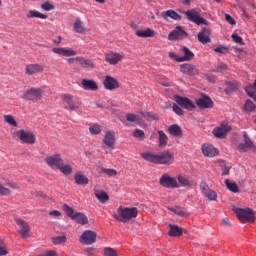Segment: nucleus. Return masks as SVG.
Here are the masks:
<instances>
[{
	"label": "nucleus",
	"mask_w": 256,
	"mask_h": 256,
	"mask_svg": "<svg viewBox=\"0 0 256 256\" xmlns=\"http://www.w3.org/2000/svg\"><path fill=\"white\" fill-rule=\"evenodd\" d=\"M216 71H227V66L225 63H221L217 66Z\"/></svg>",
	"instance_id": "nucleus-64"
},
{
	"label": "nucleus",
	"mask_w": 256,
	"mask_h": 256,
	"mask_svg": "<svg viewBox=\"0 0 256 256\" xmlns=\"http://www.w3.org/2000/svg\"><path fill=\"white\" fill-rule=\"evenodd\" d=\"M245 91L249 97H252V99H255L256 95V81L253 84H249L245 87Z\"/></svg>",
	"instance_id": "nucleus-42"
},
{
	"label": "nucleus",
	"mask_w": 256,
	"mask_h": 256,
	"mask_svg": "<svg viewBox=\"0 0 256 256\" xmlns=\"http://www.w3.org/2000/svg\"><path fill=\"white\" fill-rule=\"evenodd\" d=\"M239 89V83L237 82H227V88L225 89V93L227 95H231L233 91H237Z\"/></svg>",
	"instance_id": "nucleus-41"
},
{
	"label": "nucleus",
	"mask_w": 256,
	"mask_h": 256,
	"mask_svg": "<svg viewBox=\"0 0 256 256\" xmlns=\"http://www.w3.org/2000/svg\"><path fill=\"white\" fill-rule=\"evenodd\" d=\"M16 135L22 143H27L28 145H34L36 141L35 134L31 131L19 130Z\"/></svg>",
	"instance_id": "nucleus-12"
},
{
	"label": "nucleus",
	"mask_w": 256,
	"mask_h": 256,
	"mask_svg": "<svg viewBox=\"0 0 256 256\" xmlns=\"http://www.w3.org/2000/svg\"><path fill=\"white\" fill-rule=\"evenodd\" d=\"M139 215V211L137 210L136 207H119L118 208V215L114 214L113 218L116 221H119L120 223H127V221H131V219H135Z\"/></svg>",
	"instance_id": "nucleus-2"
},
{
	"label": "nucleus",
	"mask_w": 256,
	"mask_h": 256,
	"mask_svg": "<svg viewBox=\"0 0 256 256\" xmlns=\"http://www.w3.org/2000/svg\"><path fill=\"white\" fill-rule=\"evenodd\" d=\"M103 85L107 91H115L116 89H119V87H121L119 81L116 78L109 75L105 76L103 80Z\"/></svg>",
	"instance_id": "nucleus-16"
},
{
	"label": "nucleus",
	"mask_w": 256,
	"mask_h": 256,
	"mask_svg": "<svg viewBox=\"0 0 256 256\" xmlns=\"http://www.w3.org/2000/svg\"><path fill=\"white\" fill-rule=\"evenodd\" d=\"M244 143H240L237 149L240 153H247V151H256V146L252 142L251 138L247 135V132H243Z\"/></svg>",
	"instance_id": "nucleus-7"
},
{
	"label": "nucleus",
	"mask_w": 256,
	"mask_h": 256,
	"mask_svg": "<svg viewBox=\"0 0 256 256\" xmlns=\"http://www.w3.org/2000/svg\"><path fill=\"white\" fill-rule=\"evenodd\" d=\"M225 19L230 25H237V22L235 21V19H233L231 15L225 14Z\"/></svg>",
	"instance_id": "nucleus-61"
},
{
	"label": "nucleus",
	"mask_w": 256,
	"mask_h": 256,
	"mask_svg": "<svg viewBox=\"0 0 256 256\" xmlns=\"http://www.w3.org/2000/svg\"><path fill=\"white\" fill-rule=\"evenodd\" d=\"M159 185L165 189H179V182L177 178L171 177L169 174L164 173L159 179Z\"/></svg>",
	"instance_id": "nucleus-6"
},
{
	"label": "nucleus",
	"mask_w": 256,
	"mask_h": 256,
	"mask_svg": "<svg viewBox=\"0 0 256 256\" xmlns=\"http://www.w3.org/2000/svg\"><path fill=\"white\" fill-rule=\"evenodd\" d=\"M126 121H128L129 123H136V125H139L141 123L139 116L131 113L126 115Z\"/></svg>",
	"instance_id": "nucleus-45"
},
{
	"label": "nucleus",
	"mask_w": 256,
	"mask_h": 256,
	"mask_svg": "<svg viewBox=\"0 0 256 256\" xmlns=\"http://www.w3.org/2000/svg\"><path fill=\"white\" fill-rule=\"evenodd\" d=\"M215 53H220V55H225V53H229V48L225 46H219L214 49Z\"/></svg>",
	"instance_id": "nucleus-55"
},
{
	"label": "nucleus",
	"mask_w": 256,
	"mask_h": 256,
	"mask_svg": "<svg viewBox=\"0 0 256 256\" xmlns=\"http://www.w3.org/2000/svg\"><path fill=\"white\" fill-rule=\"evenodd\" d=\"M104 59L108 65H117L125 59V54L109 51L104 55Z\"/></svg>",
	"instance_id": "nucleus-9"
},
{
	"label": "nucleus",
	"mask_w": 256,
	"mask_h": 256,
	"mask_svg": "<svg viewBox=\"0 0 256 256\" xmlns=\"http://www.w3.org/2000/svg\"><path fill=\"white\" fill-rule=\"evenodd\" d=\"M15 223L18 225V227H20L18 230L19 235H21L23 239H27V237H29V233H31V227H29V223H27V221L23 220L22 218H16Z\"/></svg>",
	"instance_id": "nucleus-11"
},
{
	"label": "nucleus",
	"mask_w": 256,
	"mask_h": 256,
	"mask_svg": "<svg viewBox=\"0 0 256 256\" xmlns=\"http://www.w3.org/2000/svg\"><path fill=\"white\" fill-rule=\"evenodd\" d=\"M76 63L82 67V69H94L95 63L91 59L85 57H76Z\"/></svg>",
	"instance_id": "nucleus-25"
},
{
	"label": "nucleus",
	"mask_w": 256,
	"mask_h": 256,
	"mask_svg": "<svg viewBox=\"0 0 256 256\" xmlns=\"http://www.w3.org/2000/svg\"><path fill=\"white\" fill-rule=\"evenodd\" d=\"M4 121L5 123H8V125H11L12 127H17V121L11 115H4Z\"/></svg>",
	"instance_id": "nucleus-48"
},
{
	"label": "nucleus",
	"mask_w": 256,
	"mask_h": 256,
	"mask_svg": "<svg viewBox=\"0 0 256 256\" xmlns=\"http://www.w3.org/2000/svg\"><path fill=\"white\" fill-rule=\"evenodd\" d=\"M62 101L65 103L64 109L66 111H77L81 107V99L71 94H63Z\"/></svg>",
	"instance_id": "nucleus-4"
},
{
	"label": "nucleus",
	"mask_w": 256,
	"mask_h": 256,
	"mask_svg": "<svg viewBox=\"0 0 256 256\" xmlns=\"http://www.w3.org/2000/svg\"><path fill=\"white\" fill-rule=\"evenodd\" d=\"M174 101L180 105L183 109H186L187 111H195L196 107L193 101H191L187 97L176 95L174 96Z\"/></svg>",
	"instance_id": "nucleus-10"
},
{
	"label": "nucleus",
	"mask_w": 256,
	"mask_h": 256,
	"mask_svg": "<svg viewBox=\"0 0 256 256\" xmlns=\"http://www.w3.org/2000/svg\"><path fill=\"white\" fill-rule=\"evenodd\" d=\"M211 29L203 28L201 32L198 33V41L203 45L211 43Z\"/></svg>",
	"instance_id": "nucleus-24"
},
{
	"label": "nucleus",
	"mask_w": 256,
	"mask_h": 256,
	"mask_svg": "<svg viewBox=\"0 0 256 256\" xmlns=\"http://www.w3.org/2000/svg\"><path fill=\"white\" fill-rule=\"evenodd\" d=\"M230 171H231V167H229V166H222V175H229Z\"/></svg>",
	"instance_id": "nucleus-63"
},
{
	"label": "nucleus",
	"mask_w": 256,
	"mask_h": 256,
	"mask_svg": "<svg viewBox=\"0 0 256 256\" xmlns=\"http://www.w3.org/2000/svg\"><path fill=\"white\" fill-rule=\"evenodd\" d=\"M176 181H178L179 187H191L193 186V180H189L186 176L178 175L176 178Z\"/></svg>",
	"instance_id": "nucleus-34"
},
{
	"label": "nucleus",
	"mask_w": 256,
	"mask_h": 256,
	"mask_svg": "<svg viewBox=\"0 0 256 256\" xmlns=\"http://www.w3.org/2000/svg\"><path fill=\"white\" fill-rule=\"evenodd\" d=\"M52 53L55 55H62V57H75V55H77V51L63 47L52 48Z\"/></svg>",
	"instance_id": "nucleus-18"
},
{
	"label": "nucleus",
	"mask_w": 256,
	"mask_h": 256,
	"mask_svg": "<svg viewBox=\"0 0 256 256\" xmlns=\"http://www.w3.org/2000/svg\"><path fill=\"white\" fill-rule=\"evenodd\" d=\"M58 169L63 173V175H71V173H73V166H71L70 164H64L63 161Z\"/></svg>",
	"instance_id": "nucleus-40"
},
{
	"label": "nucleus",
	"mask_w": 256,
	"mask_h": 256,
	"mask_svg": "<svg viewBox=\"0 0 256 256\" xmlns=\"http://www.w3.org/2000/svg\"><path fill=\"white\" fill-rule=\"evenodd\" d=\"M89 132L91 135H99V133H101V126H99V124H94L89 127Z\"/></svg>",
	"instance_id": "nucleus-51"
},
{
	"label": "nucleus",
	"mask_w": 256,
	"mask_h": 256,
	"mask_svg": "<svg viewBox=\"0 0 256 256\" xmlns=\"http://www.w3.org/2000/svg\"><path fill=\"white\" fill-rule=\"evenodd\" d=\"M200 191H201L202 195H204V197H206V199H209V201H217V192H215L214 190H211V188H209L208 183L201 182L200 183Z\"/></svg>",
	"instance_id": "nucleus-13"
},
{
	"label": "nucleus",
	"mask_w": 256,
	"mask_h": 256,
	"mask_svg": "<svg viewBox=\"0 0 256 256\" xmlns=\"http://www.w3.org/2000/svg\"><path fill=\"white\" fill-rule=\"evenodd\" d=\"M82 89L85 91H98L99 85H97V82L95 80L91 79H83L81 82Z\"/></svg>",
	"instance_id": "nucleus-22"
},
{
	"label": "nucleus",
	"mask_w": 256,
	"mask_h": 256,
	"mask_svg": "<svg viewBox=\"0 0 256 256\" xmlns=\"http://www.w3.org/2000/svg\"><path fill=\"white\" fill-rule=\"evenodd\" d=\"M0 195H11V190L5 188L4 185L0 183Z\"/></svg>",
	"instance_id": "nucleus-57"
},
{
	"label": "nucleus",
	"mask_w": 256,
	"mask_h": 256,
	"mask_svg": "<svg viewBox=\"0 0 256 256\" xmlns=\"http://www.w3.org/2000/svg\"><path fill=\"white\" fill-rule=\"evenodd\" d=\"M41 8L44 10V11H53V9H55V6L49 2H44L42 5H41Z\"/></svg>",
	"instance_id": "nucleus-56"
},
{
	"label": "nucleus",
	"mask_w": 256,
	"mask_h": 256,
	"mask_svg": "<svg viewBox=\"0 0 256 256\" xmlns=\"http://www.w3.org/2000/svg\"><path fill=\"white\" fill-rule=\"evenodd\" d=\"M196 105L199 107V109H212L213 100H211L209 96H202L196 100Z\"/></svg>",
	"instance_id": "nucleus-20"
},
{
	"label": "nucleus",
	"mask_w": 256,
	"mask_h": 256,
	"mask_svg": "<svg viewBox=\"0 0 256 256\" xmlns=\"http://www.w3.org/2000/svg\"><path fill=\"white\" fill-rule=\"evenodd\" d=\"M103 143L108 147V149H115V134L111 131L106 132L103 138Z\"/></svg>",
	"instance_id": "nucleus-21"
},
{
	"label": "nucleus",
	"mask_w": 256,
	"mask_h": 256,
	"mask_svg": "<svg viewBox=\"0 0 256 256\" xmlns=\"http://www.w3.org/2000/svg\"><path fill=\"white\" fill-rule=\"evenodd\" d=\"M187 37V32L183 30V27L177 26L170 34L168 35L169 41H175L176 39H184Z\"/></svg>",
	"instance_id": "nucleus-19"
},
{
	"label": "nucleus",
	"mask_w": 256,
	"mask_h": 256,
	"mask_svg": "<svg viewBox=\"0 0 256 256\" xmlns=\"http://www.w3.org/2000/svg\"><path fill=\"white\" fill-rule=\"evenodd\" d=\"M73 29L75 33H79L80 35L87 34V28L85 27V23L81 21V18H77L74 22Z\"/></svg>",
	"instance_id": "nucleus-28"
},
{
	"label": "nucleus",
	"mask_w": 256,
	"mask_h": 256,
	"mask_svg": "<svg viewBox=\"0 0 256 256\" xmlns=\"http://www.w3.org/2000/svg\"><path fill=\"white\" fill-rule=\"evenodd\" d=\"M230 130L231 128L229 127V125H221L220 127L215 128L213 130V134L218 139H223V137H225V135H227V133H229Z\"/></svg>",
	"instance_id": "nucleus-27"
},
{
	"label": "nucleus",
	"mask_w": 256,
	"mask_h": 256,
	"mask_svg": "<svg viewBox=\"0 0 256 256\" xmlns=\"http://www.w3.org/2000/svg\"><path fill=\"white\" fill-rule=\"evenodd\" d=\"M169 227H170V231H169L170 237H181V235H183V229L178 225L170 224Z\"/></svg>",
	"instance_id": "nucleus-36"
},
{
	"label": "nucleus",
	"mask_w": 256,
	"mask_h": 256,
	"mask_svg": "<svg viewBox=\"0 0 256 256\" xmlns=\"http://www.w3.org/2000/svg\"><path fill=\"white\" fill-rule=\"evenodd\" d=\"M255 103H253V101H251L250 99H247L244 103V110L246 111V113H253V111H255Z\"/></svg>",
	"instance_id": "nucleus-44"
},
{
	"label": "nucleus",
	"mask_w": 256,
	"mask_h": 256,
	"mask_svg": "<svg viewBox=\"0 0 256 256\" xmlns=\"http://www.w3.org/2000/svg\"><path fill=\"white\" fill-rule=\"evenodd\" d=\"M169 57H170V59H174V61H177V63H181V61H180L181 57L177 56V54H175V52H170Z\"/></svg>",
	"instance_id": "nucleus-62"
},
{
	"label": "nucleus",
	"mask_w": 256,
	"mask_h": 256,
	"mask_svg": "<svg viewBox=\"0 0 256 256\" xmlns=\"http://www.w3.org/2000/svg\"><path fill=\"white\" fill-rule=\"evenodd\" d=\"M172 109H173L174 113H176V115L181 116L184 113L183 109H181V107H179V105H177V104H174Z\"/></svg>",
	"instance_id": "nucleus-59"
},
{
	"label": "nucleus",
	"mask_w": 256,
	"mask_h": 256,
	"mask_svg": "<svg viewBox=\"0 0 256 256\" xmlns=\"http://www.w3.org/2000/svg\"><path fill=\"white\" fill-rule=\"evenodd\" d=\"M44 67L40 64H28L25 68L26 75H35V73H43Z\"/></svg>",
	"instance_id": "nucleus-26"
},
{
	"label": "nucleus",
	"mask_w": 256,
	"mask_h": 256,
	"mask_svg": "<svg viewBox=\"0 0 256 256\" xmlns=\"http://www.w3.org/2000/svg\"><path fill=\"white\" fill-rule=\"evenodd\" d=\"M63 209H64V211H65V213H66V215L68 216V217H70V219H72L73 220V217H75V210L73 209V208H71L69 205H67V204H64L63 205Z\"/></svg>",
	"instance_id": "nucleus-47"
},
{
	"label": "nucleus",
	"mask_w": 256,
	"mask_h": 256,
	"mask_svg": "<svg viewBox=\"0 0 256 256\" xmlns=\"http://www.w3.org/2000/svg\"><path fill=\"white\" fill-rule=\"evenodd\" d=\"M74 181L76 185H88L89 184V178L85 176V174L82 173H76L74 175Z\"/></svg>",
	"instance_id": "nucleus-35"
},
{
	"label": "nucleus",
	"mask_w": 256,
	"mask_h": 256,
	"mask_svg": "<svg viewBox=\"0 0 256 256\" xmlns=\"http://www.w3.org/2000/svg\"><path fill=\"white\" fill-rule=\"evenodd\" d=\"M186 18L191 23H195L196 25H207V20L199 15V12L196 10H187L184 12Z\"/></svg>",
	"instance_id": "nucleus-8"
},
{
	"label": "nucleus",
	"mask_w": 256,
	"mask_h": 256,
	"mask_svg": "<svg viewBox=\"0 0 256 256\" xmlns=\"http://www.w3.org/2000/svg\"><path fill=\"white\" fill-rule=\"evenodd\" d=\"M62 161H63V157H61V154H54L45 158V163L51 169H59Z\"/></svg>",
	"instance_id": "nucleus-15"
},
{
	"label": "nucleus",
	"mask_w": 256,
	"mask_h": 256,
	"mask_svg": "<svg viewBox=\"0 0 256 256\" xmlns=\"http://www.w3.org/2000/svg\"><path fill=\"white\" fill-rule=\"evenodd\" d=\"M168 133L172 135V137H182L183 136V130L181 129V126L177 124L170 125L168 128Z\"/></svg>",
	"instance_id": "nucleus-31"
},
{
	"label": "nucleus",
	"mask_w": 256,
	"mask_h": 256,
	"mask_svg": "<svg viewBox=\"0 0 256 256\" xmlns=\"http://www.w3.org/2000/svg\"><path fill=\"white\" fill-rule=\"evenodd\" d=\"M162 17L167 21V19H173L174 21H181L182 16L179 13L175 12V10H167L162 12Z\"/></svg>",
	"instance_id": "nucleus-29"
},
{
	"label": "nucleus",
	"mask_w": 256,
	"mask_h": 256,
	"mask_svg": "<svg viewBox=\"0 0 256 256\" xmlns=\"http://www.w3.org/2000/svg\"><path fill=\"white\" fill-rule=\"evenodd\" d=\"M202 153L205 157H215L219 155V150L211 144H204L202 145Z\"/></svg>",
	"instance_id": "nucleus-23"
},
{
	"label": "nucleus",
	"mask_w": 256,
	"mask_h": 256,
	"mask_svg": "<svg viewBox=\"0 0 256 256\" xmlns=\"http://www.w3.org/2000/svg\"><path fill=\"white\" fill-rule=\"evenodd\" d=\"M232 39L235 43H239L240 45H243V38L237 34H232Z\"/></svg>",
	"instance_id": "nucleus-60"
},
{
	"label": "nucleus",
	"mask_w": 256,
	"mask_h": 256,
	"mask_svg": "<svg viewBox=\"0 0 256 256\" xmlns=\"http://www.w3.org/2000/svg\"><path fill=\"white\" fill-rule=\"evenodd\" d=\"M27 19H47V14H43L37 10H30L26 14Z\"/></svg>",
	"instance_id": "nucleus-38"
},
{
	"label": "nucleus",
	"mask_w": 256,
	"mask_h": 256,
	"mask_svg": "<svg viewBox=\"0 0 256 256\" xmlns=\"http://www.w3.org/2000/svg\"><path fill=\"white\" fill-rule=\"evenodd\" d=\"M225 185L232 193H239V186L235 182H230L229 179L225 180Z\"/></svg>",
	"instance_id": "nucleus-43"
},
{
	"label": "nucleus",
	"mask_w": 256,
	"mask_h": 256,
	"mask_svg": "<svg viewBox=\"0 0 256 256\" xmlns=\"http://www.w3.org/2000/svg\"><path fill=\"white\" fill-rule=\"evenodd\" d=\"M95 197L101 203H107V201H109V195L103 190H95Z\"/></svg>",
	"instance_id": "nucleus-39"
},
{
	"label": "nucleus",
	"mask_w": 256,
	"mask_h": 256,
	"mask_svg": "<svg viewBox=\"0 0 256 256\" xmlns=\"http://www.w3.org/2000/svg\"><path fill=\"white\" fill-rule=\"evenodd\" d=\"M97 241V234L94 231L86 230L80 236V243L82 245H93Z\"/></svg>",
	"instance_id": "nucleus-14"
},
{
	"label": "nucleus",
	"mask_w": 256,
	"mask_h": 256,
	"mask_svg": "<svg viewBox=\"0 0 256 256\" xmlns=\"http://www.w3.org/2000/svg\"><path fill=\"white\" fill-rule=\"evenodd\" d=\"M234 213L241 223H255V211L251 208H234Z\"/></svg>",
	"instance_id": "nucleus-3"
},
{
	"label": "nucleus",
	"mask_w": 256,
	"mask_h": 256,
	"mask_svg": "<svg viewBox=\"0 0 256 256\" xmlns=\"http://www.w3.org/2000/svg\"><path fill=\"white\" fill-rule=\"evenodd\" d=\"M180 73H183L184 75H198L199 69L197 66L191 64V63H184L180 65Z\"/></svg>",
	"instance_id": "nucleus-17"
},
{
	"label": "nucleus",
	"mask_w": 256,
	"mask_h": 256,
	"mask_svg": "<svg viewBox=\"0 0 256 256\" xmlns=\"http://www.w3.org/2000/svg\"><path fill=\"white\" fill-rule=\"evenodd\" d=\"M141 157L144 161L154 163L155 165H173L175 161V156L169 150L159 153L143 152Z\"/></svg>",
	"instance_id": "nucleus-1"
},
{
	"label": "nucleus",
	"mask_w": 256,
	"mask_h": 256,
	"mask_svg": "<svg viewBox=\"0 0 256 256\" xmlns=\"http://www.w3.org/2000/svg\"><path fill=\"white\" fill-rule=\"evenodd\" d=\"M104 256H117V251L111 247H105L103 250Z\"/></svg>",
	"instance_id": "nucleus-53"
},
{
	"label": "nucleus",
	"mask_w": 256,
	"mask_h": 256,
	"mask_svg": "<svg viewBox=\"0 0 256 256\" xmlns=\"http://www.w3.org/2000/svg\"><path fill=\"white\" fill-rule=\"evenodd\" d=\"M22 99L25 101H32V103H37L43 99V89L38 87H32L24 92Z\"/></svg>",
	"instance_id": "nucleus-5"
},
{
	"label": "nucleus",
	"mask_w": 256,
	"mask_h": 256,
	"mask_svg": "<svg viewBox=\"0 0 256 256\" xmlns=\"http://www.w3.org/2000/svg\"><path fill=\"white\" fill-rule=\"evenodd\" d=\"M133 137H135L139 141H143V139H145V132L141 129H135L133 132Z\"/></svg>",
	"instance_id": "nucleus-49"
},
{
	"label": "nucleus",
	"mask_w": 256,
	"mask_h": 256,
	"mask_svg": "<svg viewBox=\"0 0 256 256\" xmlns=\"http://www.w3.org/2000/svg\"><path fill=\"white\" fill-rule=\"evenodd\" d=\"M66 241H67L66 236H58V237L52 238V242L54 243V245H61V243H65Z\"/></svg>",
	"instance_id": "nucleus-54"
},
{
	"label": "nucleus",
	"mask_w": 256,
	"mask_h": 256,
	"mask_svg": "<svg viewBox=\"0 0 256 256\" xmlns=\"http://www.w3.org/2000/svg\"><path fill=\"white\" fill-rule=\"evenodd\" d=\"M182 51L184 53V56L180 57L179 59L181 63L185 61H192V59L195 57V54L192 51H190L187 46L182 47Z\"/></svg>",
	"instance_id": "nucleus-33"
},
{
	"label": "nucleus",
	"mask_w": 256,
	"mask_h": 256,
	"mask_svg": "<svg viewBox=\"0 0 256 256\" xmlns=\"http://www.w3.org/2000/svg\"><path fill=\"white\" fill-rule=\"evenodd\" d=\"M135 35L137 37H141L142 39H147L149 37H155V31L151 28H147L145 30H137Z\"/></svg>",
	"instance_id": "nucleus-32"
},
{
	"label": "nucleus",
	"mask_w": 256,
	"mask_h": 256,
	"mask_svg": "<svg viewBox=\"0 0 256 256\" xmlns=\"http://www.w3.org/2000/svg\"><path fill=\"white\" fill-rule=\"evenodd\" d=\"M158 135H159L158 146L160 147V149H165V147H167V142L169 141V137H167V134H165L163 130H159Z\"/></svg>",
	"instance_id": "nucleus-37"
},
{
	"label": "nucleus",
	"mask_w": 256,
	"mask_h": 256,
	"mask_svg": "<svg viewBox=\"0 0 256 256\" xmlns=\"http://www.w3.org/2000/svg\"><path fill=\"white\" fill-rule=\"evenodd\" d=\"M101 173H104L105 175H107L108 177H116L117 175V170L113 169V168H101Z\"/></svg>",
	"instance_id": "nucleus-46"
},
{
	"label": "nucleus",
	"mask_w": 256,
	"mask_h": 256,
	"mask_svg": "<svg viewBox=\"0 0 256 256\" xmlns=\"http://www.w3.org/2000/svg\"><path fill=\"white\" fill-rule=\"evenodd\" d=\"M170 211H172V213H174L175 215H178L179 217L187 216V212H185L183 208H170Z\"/></svg>",
	"instance_id": "nucleus-52"
},
{
	"label": "nucleus",
	"mask_w": 256,
	"mask_h": 256,
	"mask_svg": "<svg viewBox=\"0 0 256 256\" xmlns=\"http://www.w3.org/2000/svg\"><path fill=\"white\" fill-rule=\"evenodd\" d=\"M8 253L7 248L3 246V240H0V256L8 255Z\"/></svg>",
	"instance_id": "nucleus-58"
},
{
	"label": "nucleus",
	"mask_w": 256,
	"mask_h": 256,
	"mask_svg": "<svg viewBox=\"0 0 256 256\" xmlns=\"http://www.w3.org/2000/svg\"><path fill=\"white\" fill-rule=\"evenodd\" d=\"M72 221H75L79 225H87L89 223V218L87 215L81 212H76L75 216L72 218Z\"/></svg>",
	"instance_id": "nucleus-30"
},
{
	"label": "nucleus",
	"mask_w": 256,
	"mask_h": 256,
	"mask_svg": "<svg viewBox=\"0 0 256 256\" xmlns=\"http://www.w3.org/2000/svg\"><path fill=\"white\" fill-rule=\"evenodd\" d=\"M140 115L141 117H144L146 121H155V119H157V116L151 112H141Z\"/></svg>",
	"instance_id": "nucleus-50"
}]
</instances>
